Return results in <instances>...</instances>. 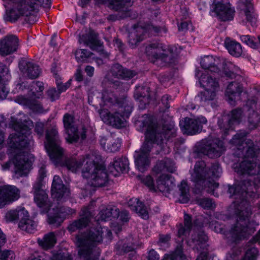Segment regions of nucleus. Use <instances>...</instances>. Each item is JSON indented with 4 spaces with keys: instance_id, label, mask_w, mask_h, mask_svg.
<instances>
[{
    "instance_id": "obj_1",
    "label": "nucleus",
    "mask_w": 260,
    "mask_h": 260,
    "mask_svg": "<svg viewBox=\"0 0 260 260\" xmlns=\"http://www.w3.org/2000/svg\"><path fill=\"white\" fill-rule=\"evenodd\" d=\"M256 190L255 183L249 180L230 186V197L235 199L233 206L237 216L236 223L225 233L223 225L217 221L210 223L211 228L215 232L224 234L229 242H236L244 239L254 232V230L249 226L248 217L251 214V209L247 200L249 197H254Z\"/></svg>"
},
{
    "instance_id": "obj_2",
    "label": "nucleus",
    "mask_w": 260,
    "mask_h": 260,
    "mask_svg": "<svg viewBox=\"0 0 260 260\" xmlns=\"http://www.w3.org/2000/svg\"><path fill=\"white\" fill-rule=\"evenodd\" d=\"M12 126L17 133L11 134L8 140L9 160L2 165L4 171L10 169L13 165L14 172L17 178L27 175L31 165L29 154L26 151L31 143L30 130L33 127L31 120L22 124L17 121L12 120Z\"/></svg>"
},
{
    "instance_id": "obj_3",
    "label": "nucleus",
    "mask_w": 260,
    "mask_h": 260,
    "mask_svg": "<svg viewBox=\"0 0 260 260\" xmlns=\"http://www.w3.org/2000/svg\"><path fill=\"white\" fill-rule=\"evenodd\" d=\"M140 130L145 131L146 141L139 151H136L135 163L138 170L143 172L149 167V153L152 144H158L163 140V137L168 141L176 137V129L172 125L169 126L164 125L162 133H159L160 127L154 123L151 117L143 115L140 120L136 122Z\"/></svg>"
},
{
    "instance_id": "obj_4",
    "label": "nucleus",
    "mask_w": 260,
    "mask_h": 260,
    "mask_svg": "<svg viewBox=\"0 0 260 260\" xmlns=\"http://www.w3.org/2000/svg\"><path fill=\"white\" fill-rule=\"evenodd\" d=\"M102 101L110 108V111L103 108L99 110V114L102 120L106 124L116 128L124 126L125 114L129 113L131 107L126 99L119 101L112 93L104 92L101 96Z\"/></svg>"
},
{
    "instance_id": "obj_5",
    "label": "nucleus",
    "mask_w": 260,
    "mask_h": 260,
    "mask_svg": "<svg viewBox=\"0 0 260 260\" xmlns=\"http://www.w3.org/2000/svg\"><path fill=\"white\" fill-rule=\"evenodd\" d=\"M231 142L242 153L245 152L244 160L234 165L235 171L240 174L260 175L259 167L257 166L254 161L256 152L251 140L246 139L243 134H238L234 136Z\"/></svg>"
},
{
    "instance_id": "obj_6",
    "label": "nucleus",
    "mask_w": 260,
    "mask_h": 260,
    "mask_svg": "<svg viewBox=\"0 0 260 260\" xmlns=\"http://www.w3.org/2000/svg\"><path fill=\"white\" fill-rule=\"evenodd\" d=\"M221 172V169L218 163L212 164L208 169L204 161H199L194 166L191 179L195 183L197 188L202 189L208 188L207 191L209 192L218 187V184L213 178L219 177Z\"/></svg>"
},
{
    "instance_id": "obj_7",
    "label": "nucleus",
    "mask_w": 260,
    "mask_h": 260,
    "mask_svg": "<svg viewBox=\"0 0 260 260\" xmlns=\"http://www.w3.org/2000/svg\"><path fill=\"white\" fill-rule=\"evenodd\" d=\"M102 237L99 234L93 233H79L75 237V243L79 248L78 254L85 260H96L100 254L96 246L101 243Z\"/></svg>"
},
{
    "instance_id": "obj_8",
    "label": "nucleus",
    "mask_w": 260,
    "mask_h": 260,
    "mask_svg": "<svg viewBox=\"0 0 260 260\" xmlns=\"http://www.w3.org/2000/svg\"><path fill=\"white\" fill-rule=\"evenodd\" d=\"M176 48L155 42L148 44L145 52L149 59L154 63L160 61L163 66L174 62L176 56Z\"/></svg>"
},
{
    "instance_id": "obj_9",
    "label": "nucleus",
    "mask_w": 260,
    "mask_h": 260,
    "mask_svg": "<svg viewBox=\"0 0 260 260\" xmlns=\"http://www.w3.org/2000/svg\"><path fill=\"white\" fill-rule=\"evenodd\" d=\"M95 156H91L87 160L82 176L87 179L88 183L94 187H101L108 181V175L104 166L95 162Z\"/></svg>"
},
{
    "instance_id": "obj_10",
    "label": "nucleus",
    "mask_w": 260,
    "mask_h": 260,
    "mask_svg": "<svg viewBox=\"0 0 260 260\" xmlns=\"http://www.w3.org/2000/svg\"><path fill=\"white\" fill-rule=\"evenodd\" d=\"M44 90V84L40 81L32 82L28 87L27 97L24 95L18 96L16 101L21 105L28 107L34 111L40 112L42 107L36 99H40Z\"/></svg>"
},
{
    "instance_id": "obj_11",
    "label": "nucleus",
    "mask_w": 260,
    "mask_h": 260,
    "mask_svg": "<svg viewBox=\"0 0 260 260\" xmlns=\"http://www.w3.org/2000/svg\"><path fill=\"white\" fill-rule=\"evenodd\" d=\"M166 32L167 29L165 27H159L150 24L144 26L136 25L129 33L128 43L131 47L134 48L144 39L147 33L149 35H162Z\"/></svg>"
},
{
    "instance_id": "obj_12",
    "label": "nucleus",
    "mask_w": 260,
    "mask_h": 260,
    "mask_svg": "<svg viewBox=\"0 0 260 260\" xmlns=\"http://www.w3.org/2000/svg\"><path fill=\"white\" fill-rule=\"evenodd\" d=\"M32 11L26 0H20L15 3L12 8L7 12L6 20L15 22L20 17L24 16L29 23H34L36 21L37 16L35 15Z\"/></svg>"
},
{
    "instance_id": "obj_13",
    "label": "nucleus",
    "mask_w": 260,
    "mask_h": 260,
    "mask_svg": "<svg viewBox=\"0 0 260 260\" xmlns=\"http://www.w3.org/2000/svg\"><path fill=\"white\" fill-rule=\"evenodd\" d=\"M47 149L49 156L54 162H58L63 154V149L60 147V141L56 127L48 129L46 134Z\"/></svg>"
},
{
    "instance_id": "obj_14",
    "label": "nucleus",
    "mask_w": 260,
    "mask_h": 260,
    "mask_svg": "<svg viewBox=\"0 0 260 260\" xmlns=\"http://www.w3.org/2000/svg\"><path fill=\"white\" fill-rule=\"evenodd\" d=\"M200 84L205 88L196 99L197 100L207 101L213 100L216 95L219 89V84L215 78L206 75H202L200 78Z\"/></svg>"
},
{
    "instance_id": "obj_15",
    "label": "nucleus",
    "mask_w": 260,
    "mask_h": 260,
    "mask_svg": "<svg viewBox=\"0 0 260 260\" xmlns=\"http://www.w3.org/2000/svg\"><path fill=\"white\" fill-rule=\"evenodd\" d=\"M211 11L221 21H226L233 19L235 11L229 0H214L211 5Z\"/></svg>"
},
{
    "instance_id": "obj_16",
    "label": "nucleus",
    "mask_w": 260,
    "mask_h": 260,
    "mask_svg": "<svg viewBox=\"0 0 260 260\" xmlns=\"http://www.w3.org/2000/svg\"><path fill=\"white\" fill-rule=\"evenodd\" d=\"M224 150L223 143L219 139L209 137L202 142L201 152L210 158L219 157Z\"/></svg>"
},
{
    "instance_id": "obj_17",
    "label": "nucleus",
    "mask_w": 260,
    "mask_h": 260,
    "mask_svg": "<svg viewBox=\"0 0 260 260\" xmlns=\"http://www.w3.org/2000/svg\"><path fill=\"white\" fill-rule=\"evenodd\" d=\"M207 122V119L203 116L192 119L186 117L180 121V126L183 134L194 135L201 131L203 124Z\"/></svg>"
},
{
    "instance_id": "obj_18",
    "label": "nucleus",
    "mask_w": 260,
    "mask_h": 260,
    "mask_svg": "<svg viewBox=\"0 0 260 260\" xmlns=\"http://www.w3.org/2000/svg\"><path fill=\"white\" fill-rule=\"evenodd\" d=\"M20 197V191L15 186L4 185L0 186V208L12 203Z\"/></svg>"
},
{
    "instance_id": "obj_19",
    "label": "nucleus",
    "mask_w": 260,
    "mask_h": 260,
    "mask_svg": "<svg viewBox=\"0 0 260 260\" xmlns=\"http://www.w3.org/2000/svg\"><path fill=\"white\" fill-rule=\"evenodd\" d=\"M242 115L241 109H236L232 111L231 117L229 119L226 117H223L218 120V124L222 132L226 135L230 129H233V125L239 123Z\"/></svg>"
},
{
    "instance_id": "obj_20",
    "label": "nucleus",
    "mask_w": 260,
    "mask_h": 260,
    "mask_svg": "<svg viewBox=\"0 0 260 260\" xmlns=\"http://www.w3.org/2000/svg\"><path fill=\"white\" fill-rule=\"evenodd\" d=\"M19 67L21 73L29 79L37 78L41 73L39 66L30 59H21L19 63Z\"/></svg>"
},
{
    "instance_id": "obj_21",
    "label": "nucleus",
    "mask_w": 260,
    "mask_h": 260,
    "mask_svg": "<svg viewBox=\"0 0 260 260\" xmlns=\"http://www.w3.org/2000/svg\"><path fill=\"white\" fill-rule=\"evenodd\" d=\"M64 127L67 135L66 137L67 141L69 143L76 142L79 139L77 128L74 125V117L71 114H64L63 118Z\"/></svg>"
},
{
    "instance_id": "obj_22",
    "label": "nucleus",
    "mask_w": 260,
    "mask_h": 260,
    "mask_svg": "<svg viewBox=\"0 0 260 260\" xmlns=\"http://www.w3.org/2000/svg\"><path fill=\"white\" fill-rule=\"evenodd\" d=\"M18 46V38L15 35H9L0 41V54L7 55L16 51Z\"/></svg>"
},
{
    "instance_id": "obj_23",
    "label": "nucleus",
    "mask_w": 260,
    "mask_h": 260,
    "mask_svg": "<svg viewBox=\"0 0 260 260\" xmlns=\"http://www.w3.org/2000/svg\"><path fill=\"white\" fill-rule=\"evenodd\" d=\"M91 156L94 155L93 154H88L79 157H72L68 158L65 160L64 164L69 171L73 173H77L81 170L83 166L84 167L82 170L84 169L87 160Z\"/></svg>"
},
{
    "instance_id": "obj_24",
    "label": "nucleus",
    "mask_w": 260,
    "mask_h": 260,
    "mask_svg": "<svg viewBox=\"0 0 260 260\" xmlns=\"http://www.w3.org/2000/svg\"><path fill=\"white\" fill-rule=\"evenodd\" d=\"M79 42L90 47L93 50L103 51V46L97 38L96 34L93 31H90L88 34L80 36Z\"/></svg>"
},
{
    "instance_id": "obj_25",
    "label": "nucleus",
    "mask_w": 260,
    "mask_h": 260,
    "mask_svg": "<svg viewBox=\"0 0 260 260\" xmlns=\"http://www.w3.org/2000/svg\"><path fill=\"white\" fill-rule=\"evenodd\" d=\"M51 193L53 197L57 200H59L63 196L69 195V189L64 186L61 179L58 176L55 175L53 177Z\"/></svg>"
},
{
    "instance_id": "obj_26",
    "label": "nucleus",
    "mask_w": 260,
    "mask_h": 260,
    "mask_svg": "<svg viewBox=\"0 0 260 260\" xmlns=\"http://www.w3.org/2000/svg\"><path fill=\"white\" fill-rule=\"evenodd\" d=\"M81 216L83 217L75 220L68 226V230L74 232L77 230L85 228L90 220L91 213L88 207H84L81 211Z\"/></svg>"
},
{
    "instance_id": "obj_27",
    "label": "nucleus",
    "mask_w": 260,
    "mask_h": 260,
    "mask_svg": "<svg viewBox=\"0 0 260 260\" xmlns=\"http://www.w3.org/2000/svg\"><path fill=\"white\" fill-rule=\"evenodd\" d=\"M243 91V87L239 83L232 82L230 83L225 91V96L231 105L234 104L236 100H239Z\"/></svg>"
},
{
    "instance_id": "obj_28",
    "label": "nucleus",
    "mask_w": 260,
    "mask_h": 260,
    "mask_svg": "<svg viewBox=\"0 0 260 260\" xmlns=\"http://www.w3.org/2000/svg\"><path fill=\"white\" fill-rule=\"evenodd\" d=\"M11 79V75L8 67L4 63L0 62V99L6 98L8 91L6 85Z\"/></svg>"
},
{
    "instance_id": "obj_29",
    "label": "nucleus",
    "mask_w": 260,
    "mask_h": 260,
    "mask_svg": "<svg viewBox=\"0 0 260 260\" xmlns=\"http://www.w3.org/2000/svg\"><path fill=\"white\" fill-rule=\"evenodd\" d=\"M102 3H108L110 9L125 14L133 4L132 0H102Z\"/></svg>"
},
{
    "instance_id": "obj_30",
    "label": "nucleus",
    "mask_w": 260,
    "mask_h": 260,
    "mask_svg": "<svg viewBox=\"0 0 260 260\" xmlns=\"http://www.w3.org/2000/svg\"><path fill=\"white\" fill-rule=\"evenodd\" d=\"M128 165V159L125 157L116 158L113 164L109 167L110 173L114 176L127 171Z\"/></svg>"
},
{
    "instance_id": "obj_31",
    "label": "nucleus",
    "mask_w": 260,
    "mask_h": 260,
    "mask_svg": "<svg viewBox=\"0 0 260 260\" xmlns=\"http://www.w3.org/2000/svg\"><path fill=\"white\" fill-rule=\"evenodd\" d=\"M119 210L113 205L102 206L99 213L98 220H106L111 217L117 218L119 217Z\"/></svg>"
},
{
    "instance_id": "obj_32",
    "label": "nucleus",
    "mask_w": 260,
    "mask_h": 260,
    "mask_svg": "<svg viewBox=\"0 0 260 260\" xmlns=\"http://www.w3.org/2000/svg\"><path fill=\"white\" fill-rule=\"evenodd\" d=\"M111 73L113 76L123 79L132 78L136 75L135 72L124 69L119 64H115L112 67Z\"/></svg>"
},
{
    "instance_id": "obj_33",
    "label": "nucleus",
    "mask_w": 260,
    "mask_h": 260,
    "mask_svg": "<svg viewBox=\"0 0 260 260\" xmlns=\"http://www.w3.org/2000/svg\"><path fill=\"white\" fill-rule=\"evenodd\" d=\"M174 185L169 175L162 174L156 181V192L159 191L162 192H168Z\"/></svg>"
},
{
    "instance_id": "obj_34",
    "label": "nucleus",
    "mask_w": 260,
    "mask_h": 260,
    "mask_svg": "<svg viewBox=\"0 0 260 260\" xmlns=\"http://www.w3.org/2000/svg\"><path fill=\"white\" fill-rule=\"evenodd\" d=\"M128 205L132 211L138 213L143 219L148 218V214L146 208L138 199L132 198L130 199L128 202Z\"/></svg>"
},
{
    "instance_id": "obj_35",
    "label": "nucleus",
    "mask_w": 260,
    "mask_h": 260,
    "mask_svg": "<svg viewBox=\"0 0 260 260\" xmlns=\"http://www.w3.org/2000/svg\"><path fill=\"white\" fill-rule=\"evenodd\" d=\"M28 212L24 208L19 207L8 211L5 216L7 222H14L23 217H27Z\"/></svg>"
},
{
    "instance_id": "obj_36",
    "label": "nucleus",
    "mask_w": 260,
    "mask_h": 260,
    "mask_svg": "<svg viewBox=\"0 0 260 260\" xmlns=\"http://www.w3.org/2000/svg\"><path fill=\"white\" fill-rule=\"evenodd\" d=\"M75 211L70 208H63L60 210V214H56L54 215H49L48 222L50 224H54L58 226L63 221L66 215L72 214Z\"/></svg>"
},
{
    "instance_id": "obj_37",
    "label": "nucleus",
    "mask_w": 260,
    "mask_h": 260,
    "mask_svg": "<svg viewBox=\"0 0 260 260\" xmlns=\"http://www.w3.org/2000/svg\"><path fill=\"white\" fill-rule=\"evenodd\" d=\"M224 45L231 55L239 57L242 54L243 51L242 46L239 43L226 38L224 42Z\"/></svg>"
},
{
    "instance_id": "obj_38",
    "label": "nucleus",
    "mask_w": 260,
    "mask_h": 260,
    "mask_svg": "<svg viewBox=\"0 0 260 260\" xmlns=\"http://www.w3.org/2000/svg\"><path fill=\"white\" fill-rule=\"evenodd\" d=\"M218 60L212 56H207L203 57L201 61L202 67L205 70H208L213 72L219 71Z\"/></svg>"
},
{
    "instance_id": "obj_39",
    "label": "nucleus",
    "mask_w": 260,
    "mask_h": 260,
    "mask_svg": "<svg viewBox=\"0 0 260 260\" xmlns=\"http://www.w3.org/2000/svg\"><path fill=\"white\" fill-rule=\"evenodd\" d=\"M18 226L21 230L32 233L36 230L37 224L34 220L29 218L28 214L27 217L22 216L19 222Z\"/></svg>"
},
{
    "instance_id": "obj_40",
    "label": "nucleus",
    "mask_w": 260,
    "mask_h": 260,
    "mask_svg": "<svg viewBox=\"0 0 260 260\" xmlns=\"http://www.w3.org/2000/svg\"><path fill=\"white\" fill-rule=\"evenodd\" d=\"M56 239L53 233H49L44 235L42 239H38V243L42 248L48 249L54 246Z\"/></svg>"
},
{
    "instance_id": "obj_41",
    "label": "nucleus",
    "mask_w": 260,
    "mask_h": 260,
    "mask_svg": "<svg viewBox=\"0 0 260 260\" xmlns=\"http://www.w3.org/2000/svg\"><path fill=\"white\" fill-rule=\"evenodd\" d=\"M208 237L203 232H199L192 236L191 242L193 243V247L198 250L204 249L206 246V242Z\"/></svg>"
},
{
    "instance_id": "obj_42",
    "label": "nucleus",
    "mask_w": 260,
    "mask_h": 260,
    "mask_svg": "<svg viewBox=\"0 0 260 260\" xmlns=\"http://www.w3.org/2000/svg\"><path fill=\"white\" fill-rule=\"evenodd\" d=\"M30 8L32 9L35 15H37V10L41 6L49 8L51 7V0H26Z\"/></svg>"
},
{
    "instance_id": "obj_43",
    "label": "nucleus",
    "mask_w": 260,
    "mask_h": 260,
    "mask_svg": "<svg viewBox=\"0 0 260 260\" xmlns=\"http://www.w3.org/2000/svg\"><path fill=\"white\" fill-rule=\"evenodd\" d=\"M184 226L182 224H180L178 226V236L180 238L183 236L186 235L192 226L191 217L188 214H184Z\"/></svg>"
},
{
    "instance_id": "obj_44",
    "label": "nucleus",
    "mask_w": 260,
    "mask_h": 260,
    "mask_svg": "<svg viewBox=\"0 0 260 260\" xmlns=\"http://www.w3.org/2000/svg\"><path fill=\"white\" fill-rule=\"evenodd\" d=\"M180 197L179 200L181 203H186L189 198V187L185 181L183 180L179 186Z\"/></svg>"
},
{
    "instance_id": "obj_45",
    "label": "nucleus",
    "mask_w": 260,
    "mask_h": 260,
    "mask_svg": "<svg viewBox=\"0 0 260 260\" xmlns=\"http://www.w3.org/2000/svg\"><path fill=\"white\" fill-rule=\"evenodd\" d=\"M241 40L250 47L258 49L260 51V36L256 38L251 37L249 35H243L240 37Z\"/></svg>"
},
{
    "instance_id": "obj_46",
    "label": "nucleus",
    "mask_w": 260,
    "mask_h": 260,
    "mask_svg": "<svg viewBox=\"0 0 260 260\" xmlns=\"http://www.w3.org/2000/svg\"><path fill=\"white\" fill-rule=\"evenodd\" d=\"M227 67L229 71H225L226 76L231 78H236L237 75H240L241 71L239 67L233 64L232 62L224 60L223 61Z\"/></svg>"
},
{
    "instance_id": "obj_47",
    "label": "nucleus",
    "mask_w": 260,
    "mask_h": 260,
    "mask_svg": "<svg viewBox=\"0 0 260 260\" xmlns=\"http://www.w3.org/2000/svg\"><path fill=\"white\" fill-rule=\"evenodd\" d=\"M170 161V160L169 159H165L158 162L153 169V172L158 174L165 170L168 172H173L174 169L172 167L167 165Z\"/></svg>"
},
{
    "instance_id": "obj_48",
    "label": "nucleus",
    "mask_w": 260,
    "mask_h": 260,
    "mask_svg": "<svg viewBox=\"0 0 260 260\" xmlns=\"http://www.w3.org/2000/svg\"><path fill=\"white\" fill-rule=\"evenodd\" d=\"M42 181L38 180L33 186L34 199L38 203V204H40V202H39L38 200L39 195L42 196L44 197V198H45L46 197V192L45 191L41 189Z\"/></svg>"
},
{
    "instance_id": "obj_49",
    "label": "nucleus",
    "mask_w": 260,
    "mask_h": 260,
    "mask_svg": "<svg viewBox=\"0 0 260 260\" xmlns=\"http://www.w3.org/2000/svg\"><path fill=\"white\" fill-rule=\"evenodd\" d=\"M242 11L244 14L246 21L250 23L251 25L255 24L256 18L254 13L253 7H250L249 8H246V9Z\"/></svg>"
},
{
    "instance_id": "obj_50",
    "label": "nucleus",
    "mask_w": 260,
    "mask_h": 260,
    "mask_svg": "<svg viewBox=\"0 0 260 260\" xmlns=\"http://www.w3.org/2000/svg\"><path fill=\"white\" fill-rule=\"evenodd\" d=\"M197 203L204 209H212L215 207V204L212 199L209 198L198 199Z\"/></svg>"
},
{
    "instance_id": "obj_51",
    "label": "nucleus",
    "mask_w": 260,
    "mask_h": 260,
    "mask_svg": "<svg viewBox=\"0 0 260 260\" xmlns=\"http://www.w3.org/2000/svg\"><path fill=\"white\" fill-rule=\"evenodd\" d=\"M92 54L87 50L81 49H78L75 53L76 58L78 62L86 61Z\"/></svg>"
},
{
    "instance_id": "obj_52",
    "label": "nucleus",
    "mask_w": 260,
    "mask_h": 260,
    "mask_svg": "<svg viewBox=\"0 0 260 260\" xmlns=\"http://www.w3.org/2000/svg\"><path fill=\"white\" fill-rule=\"evenodd\" d=\"M89 232H92L93 233L94 235H96L98 233L101 235L102 237V240H103V234L105 233L106 236L109 239L111 238V237L112 236V233L111 232L108 230L107 228H106L105 227L101 228L99 227L96 229H90L89 230H87L85 232H84L83 233H89ZM102 242H101V243Z\"/></svg>"
},
{
    "instance_id": "obj_53",
    "label": "nucleus",
    "mask_w": 260,
    "mask_h": 260,
    "mask_svg": "<svg viewBox=\"0 0 260 260\" xmlns=\"http://www.w3.org/2000/svg\"><path fill=\"white\" fill-rule=\"evenodd\" d=\"M39 202H40V204H38V203L34 199L35 203L37 204V206L40 208H42L44 211H47L49 208L51 207L50 203L48 201V196L46 193L45 198L43 197L42 196L39 195Z\"/></svg>"
},
{
    "instance_id": "obj_54",
    "label": "nucleus",
    "mask_w": 260,
    "mask_h": 260,
    "mask_svg": "<svg viewBox=\"0 0 260 260\" xmlns=\"http://www.w3.org/2000/svg\"><path fill=\"white\" fill-rule=\"evenodd\" d=\"M142 182L145 184L151 191L156 192V185L154 180L150 175L146 176L141 179Z\"/></svg>"
},
{
    "instance_id": "obj_55",
    "label": "nucleus",
    "mask_w": 260,
    "mask_h": 260,
    "mask_svg": "<svg viewBox=\"0 0 260 260\" xmlns=\"http://www.w3.org/2000/svg\"><path fill=\"white\" fill-rule=\"evenodd\" d=\"M258 254V250L254 247L248 249L242 260H255Z\"/></svg>"
},
{
    "instance_id": "obj_56",
    "label": "nucleus",
    "mask_w": 260,
    "mask_h": 260,
    "mask_svg": "<svg viewBox=\"0 0 260 260\" xmlns=\"http://www.w3.org/2000/svg\"><path fill=\"white\" fill-rule=\"evenodd\" d=\"M51 260H72V257L68 252H59L53 254Z\"/></svg>"
},
{
    "instance_id": "obj_57",
    "label": "nucleus",
    "mask_w": 260,
    "mask_h": 260,
    "mask_svg": "<svg viewBox=\"0 0 260 260\" xmlns=\"http://www.w3.org/2000/svg\"><path fill=\"white\" fill-rule=\"evenodd\" d=\"M120 143L118 141L113 142V140L112 142L107 144V151L110 152H115L117 151L120 147Z\"/></svg>"
},
{
    "instance_id": "obj_58",
    "label": "nucleus",
    "mask_w": 260,
    "mask_h": 260,
    "mask_svg": "<svg viewBox=\"0 0 260 260\" xmlns=\"http://www.w3.org/2000/svg\"><path fill=\"white\" fill-rule=\"evenodd\" d=\"M258 117V114L254 111H252V115L249 117V122L253 126L252 128L256 127L259 125Z\"/></svg>"
},
{
    "instance_id": "obj_59",
    "label": "nucleus",
    "mask_w": 260,
    "mask_h": 260,
    "mask_svg": "<svg viewBox=\"0 0 260 260\" xmlns=\"http://www.w3.org/2000/svg\"><path fill=\"white\" fill-rule=\"evenodd\" d=\"M101 95L100 92L98 91H95L93 92H90L88 94V101L89 103L93 106H94V104L96 101L98 100L99 96Z\"/></svg>"
},
{
    "instance_id": "obj_60",
    "label": "nucleus",
    "mask_w": 260,
    "mask_h": 260,
    "mask_svg": "<svg viewBox=\"0 0 260 260\" xmlns=\"http://www.w3.org/2000/svg\"><path fill=\"white\" fill-rule=\"evenodd\" d=\"M238 7L241 11L249 8L250 7H253L251 0H239Z\"/></svg>"
},
{
    "instance_id": "obj_61",
    "label": "nucleus",
    "mask_w": 260,
    "mask_h": 260,
    "mask_svg": "<svg viewBox=\"0 0 260 260\" xmlns=\"http://www.w3.org/2000/svg\"><path fill=\"white\" fill-rule=\"evenodd\" d=\"M170 260H188L181 251H176L175 255H170Z\"/></svg>"
},
{
    "instance_id": "obj_62",
    "label": "nucleus",
    "mask_w": 260,
    "mask_h": 260,
    "mask_svg": "<svg viewBox=\"0 0 260 260\" xmlns=\"http://www.w3.org/2000/svg\"><path fill=\"white\" fill-rule=\"evenodd\" d=\"M59 93V91L58 92L55 88H51L47 91V94L52 101L57 99Z\"/></svg>"
},
{
    "instance_id": "obj_63",
    "label": "nucleus",
    "mask_w": 260,
    "mask_h": 260,
    "mask_svg": "<svg viewBox=\"0 0 260 260\" xmlns=\"http://www.w3.org/2000/svg\"><path fill=\"white\" fill-rule=\"evenodd\" d=\"M192 27V24L190 21H183L178 25V30L179 31H186Z\"/></svg>"
},
{
    "instance_id": "obj_64",
    "label": "nucleus",
    "mask_w": 260,
    "mask_h": 260,
    "mask_svg": "<svg viewBox=\"0 0 260 260\" xmlns=\"http://www.w3.org/2000/svg\"><path fill=\"white\" fill-rule=\"evenodd\" d=\"M148 260H159V255L153 249L149 251L148 256Z\"/></svg>"
}]
</instances>
